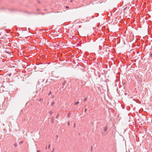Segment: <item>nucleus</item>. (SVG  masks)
Segmentation results:
<instances>
[{
    "label": "nucleus",
    "mask_w": 152,
    "mask_h": 152,
    "mask_svg": "<svg viewBox=\"0 0 152 152\" xmlns=\"http://www.w3.org/2000/svg\"><path fill=\"white\" fill-rule=\"evenodd\" d=\"M54 120L53 118H51V122L52 123H54Z\"/></svg>",
    "instance_id": "7ed1b4c3"
},
{
    "label": "nucleus",
    "mask_w": 152,
    "mask_h": 152,
    "mask_svg": "<svg viewBox=\"0 0 152 152\" xmlns=\"http://www.w3.org/2000/svg\"><path fill=\"white\" fill-rule=\"evenodd\" d=\"M66 8H69V7H68V6H66Z\"/></svg>",
    "instance_id": "f3484780"
},
{
    "label": "nucleus",
    "mask_w": 152,
    "mask_h": 152,
    "mask_svg": "<svg viewBox=\"0 0 152 152\" xmlns=\"http://www.w3.org/2000/svg\"><path fill=\"white\" fill-rule=\"evenodd\" d=\"M40 152V151H39V150H37V152Z\"/></svg>",
    "instance_id": "aec40b11"
},
{
    "label": "nucleus",
    "mask_w": 152,
    "mask_h": 152,
    "mask_svg": "<svg viewBox=\"0 0 152 152\" xmlns=\"http://www.w3.org/2000/svg\"><path fill=\"white\" fill-rule=\"evenodd\" d=\"M43 100V99H39V101L40 102V104H42V103L41 102V101H42Z\"/></svg>",
    "instance_id": "20e7f679"
},
{
    "label": "nucleus",
    "mask_w": 152,
    "mask_h": 152,
    "mask_svg": "<svg viewBox=\"0 0 152 152\" xmlns=\"http://www.w3.org/2000/svg\"><path fill=\"white\" fill-rule=\"evenodd\" d=\"M75 127V124H74V127Z\"/></svg>",
    "instance_id": "6ab92c4d"
},
{
    "label": "nucleus",
    "mask_w": 152,
    "mask_h": 152,
    "mask_svg": "<svg viewBox=\"0 0 152 152\" xmlns=\"http://www.w3.org/2000/svg\"><path fill=\"white\" fill-rule=\"evenodd\" d=\"M49 113L50 115H52L53 114V112L51 111H50Z\"/></svg>",
    "instance_id": "6e6552de"
},
{
    "label": "nucleus",
    "mask_w": 152,
    "mask_h": 152,
    "mask_svg": "<svg viewBox=\"0 0 152 152\" xmlns=\"http://www.w3.org/2000/svg\"><path fill=\"white\" fill-rule=\"evenodd\" d=\"M40 3V1H38V3Z\"/></svg>",
    "instance_id": "5701e85b"
},
{
    "label": "nucleus",
    "mask_w": 152,
    "mask_h": 152,
    "mask_svg": "<svg viewBox=\"0 0 152 152\" xmlns=\"http://www.w3.org/2000/svg\"><path fill=\"white\" fill-rule=\"evenodd\" d=\"M107 126H105L104 128V132H106L107 130Z\"/></svg>",
    "instance_id": "f03ea898"
},
{
    "label": "nucleus",
    "mask_w": 152,
    "mask_h": 152,
    "mask_svg": "<svg viewBox=\"0 0 152 152\" xmlns=\"http://www.w3.org/2000/svg\"><path fill=\"white\" fill-rule=\"evenodd\" d=\"M50 145H49V146H48V148L49 149L50 148Z\"/></svg>",
    "instance_id": "dca6fc26"
},
{
    "label": "nucleus",
    "mask_w": 152,
    "mask_h": 152,
    "mask_svg": "<svg viewBox=\"0 0 152 152\" xmlns=\"http://www.w3.org/2000/svg\"><path fill=\"white\" fill-rule=\"evenodd\" d=\"M14 146L15 147H16L17 146V144H16V143H15L14 144Z\"/></svg>",
    "instance_id": "f8f14e48"
},
{
    "label": "nucleus",
    "mask_w": 152,
    "mask_h": 152,
    "mask_svg": "<svg viewBox=\"0 0 152 152\" xmlns=\"http://www.w3.org/2000/svg\"><path fill=\"white\" fill-rule=\"evenodd\" d=\"M54 97V95H53L52 97V98H53Z\"/></svg>",
    "instance_id": "a211bd4d"
},
{
    "label": "nucleus",
    "mask_w": 152,
    "mask_h": 152,
    "mask_svg": "<svg viewBox=\"0 0 152 152\" xmlns=\"http://www.w3.org/2000/svg\"><path fill=\"white\" fill-rule=\"evenodd\" d=\"M47 147H46V148H45V149H47Z\"/></svg>",
    "instance_id": "a878e982"
},
{
    "label": "nucleus",
    "mask_w": 152,
    "mask_h": 152,
    "mask_svg": "<svg viewBox=\"0 0 152 152\" xmlns=\"http://www.w3.org/2000/svg\"><path fill=\"white\" fill-rule=\"evenodd\" d=\"M87 98H85V99H84V100H83V102H86V100H87Z\"/></svg>",
    "instance_id": "9b49d317"
},
{
    "label": "nucleus",
    "mask_w": 152,
    "mask_h": 152,
    "mask_svg": "<svg viewBox=\"0 0 152 152\" xmlns=\"http://www.w3.org/2000/svg\"><path fill=\"white\" fill-rule=\"evenodd\" d=\"M79 103V102L78 101L76 102H75V104H74L75 105H77Z\"/></svg>",
    "instance_id": "39448f33"
},
{
    "label": "nucleus",
    "mask_w": 152,
    "mask_h": 152,
    "mask_svg": "<svg viewBox=\"0 0 152 152\" xmlns=\"http://www.w3.org/2000/svg\"><path fill=\"white\" fill-rule=\"evenodd\" d=\"M149 56L150 57H152V52L150 54Z\"/></svg>",
    "instance_id": "9d476101"
},
{
    "label": "nucleus",
    "mask_w": 152,
    "mask_h": 152,
    "mask_svg": "<svg viewBox=\"0 0 152 152\" xmlns=\"http://www.w3.org/2000/svg\"><path fill=\"white\" fill-rule=\"evenodd\" d=\"M58 135H56V137H55V138H56V139H57L58 138Z\"/></svg>",
    "instance_id": "2eb2a0df"
},
{
    "label": "nucleus",
    "mask_w": 152,
    "mask_h": 152,
    "mask_svg": "<svg viewBox=\"0 0 152 152\" xmlns=\"http://www.w3.org/2000/svg\"><path fill=\"white\" fill-rule=\"evenodd\" d=\"M23 143V141H21L19 142V144L21 145Z\"/></svg>",
    "instance_id": "423d86ee"
},
{
    "label": "nucleus",
    "mask_w": 152,
    "mask_h": 152,
    "mask_svg": "<svg viewBox=\"0 0 152 152\" xmlns=\"http://www.w3.org/2000/svg\"><path fill=\"white\" fill-rule=\"evenodd\" d=\"M69 125V123H68V125Z\"/></svg>",
    "instance_id": "b1692460"
},
{
    "label": "nucleus",
    "mask_w": 152,
    "mask_h": 152,
    "mask_svg": "<svg viewBox=\"0 0 152 152\" xmlns=\"http://www.w3.org/2000/svg\"><path fill=\"white\" fill-rule=\"evenodd\" d=\"M68 116L69 117V114H68Z\"/></svg>",
    "instance_id": "393cba45"
},
{
    "label": "nucleus",
    "mask_w": 152,
    "mask_h": 152,
    "mask_svg": "<svg viewBox=\"0 0 152 152\" xmlns=\"http://www.w3.org/2000/svg\"><path fill=\"white\" fill-rule=\"evenodd\" d=\"M66 83V81H65V80H64V82H63V83H62V86H63V87H62V88H63L64 86H65V85Z\"/></svg>",
    "instance_id": "f257e3e1"
},
{
    "label": "nucleus",
    "mask_w": 152,
    "mask_h": 152,
    "mask_svg": "<svg viewBox=\"0 0 152 152\" xmlns=\"http://www.w3.org/2000/svg\"><path fill=\"white\" fill-rule=\"evenodd\" d=\"M51 91H50L48 94V96H49L51 94Z\"/></svg>",
    "instance_id": "4468645a"
},
{
    "label": "nucleus",
    "mask_w": 152,
    "mask_h": 152,
    "mask_svg": "<svg viewBox=\"0 0 152 152\" xmlns=\"http://www.w3.org/2000/svg\"><path fill=\"white\" fill-rule=\"evenodd\" d=\"M54 150V149H53V150L51 151V152H53Z\"/></svg>",
    "instance_id": "4be33fe9"
},
{
    "label": "nucleus",
    "mask_w": 152,
    "mask_h": 152,
    "mask_svg": "<svg viewBox=\"0 0 152 152\" xmlns=\"http://www.w3.org/2000/svg\"><path fill=\"white\" fill-rule=\"evenodd\" d=\"M58 116H59V114H58L57 115H56V118L57 119H58Z\"/></svg>",
    "instance_id": "ddd939ff"
},
{
    "label": "nucleus",
    "mask_w": 152,
    "mask_h": 152,
    "mask_svg": "<svg viewBox=\"0 0 152 152\" xmlns=\"http://www.w3.org/2000/svg\"><path fill=\"white\" fill-rule=\"evenodd\" d=\"M55 104V102H53L51 104V106H53Z\"/></svg>",
    "instance_id": "0eeeda50"
},
{
    "label": "nucleus",
    "mask_w": 152,
    "mask_h": 152,
    "mask_svg": "<svg viewBox=\"0 0 152 152\" xmlns=\"http://www.w3.org/2000/svg\"><path fill=\"white\" fill-rule=\"evenodd\" d=\"M122 84L123 85H125L126 84V82H122Z\"/></svg>",
    "instance_id": "1a4fd4ad"
},
{
    "label": "nucleus",
    "mask_w": 152,
    "mask_h": 152,
    "mask_svg": "<svg viewBox=\"0 0 152 152\" xmlns=\"http://www.w3.org/2000/svg\"><path fill=\"white\" fill-rule=\"evenodd\" d=\"M86 109H85V112H86Z\"/></svg>",
    "instance_id": "412c9836"
}]
</instances>
